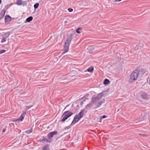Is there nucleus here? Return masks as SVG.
I'll return each mask as SVG.
<instances>
[{"mask_svg":"<svg viewBox=\"0 0 150 150\" xmlns=\"http://www.w3.org/2000/svg\"><path fill=\"white\" fill-rule=\"evenodd\" d=\"M11 17L9 16H6L5 17V21L6 22H9L11 21Z\"/></svg>","mask_w":150,"mask_h":150,"instance_id":"9d476101","label":"nucleus"},{"mask_svg":"<svg viewBox=\"0 0 150 150\" xmlns=\"http://www.w3.org/2000/svg\"><path fill=\"white\" fill-rule=\"evenodd\" d=\"M49 146L47 145H45L44 146L42 150H49Z\"/></svg>","mask_w":150,"mask_h":150,"instance_id":"6ab92c4d","label":"nucleus"},{"mask_svg":"<svg viewBox=\"0 0 150 150\" xmlns=\"http://www.w3.org/2000/svg\"><path fill=\"white\" fill-rule=\"evenodd\" d=\"M6 52V50H3L0 51V54L4 53Z\"/></svg>","mask_w":150,"mask_h":150,"instance_id":"a878e982","label":"nucleus"},{"mask_svg":"<svg viewBox=\"0 0 150 150\" xmlns=\"http://www.w3.org/2000/svg\"><path fill=\"white\" fill-rule=\"evenodd\" d=\"M103 103L102 101H100L99 102H98V103H97L96 105V108H98L100 106H101Z\"/></svg>","mask_w":150,"mask_h":150,"instance_id":"a211bd4d","label":"nucleus"},{"mask_svg":"<svg viewBox=\"0 0 150 150\" xmlns=\"http://www.w3.org/2000/svg\"><path fill=\"white\" fill-rule=\"evenodd\" d=\"M143 120H141L139 121V122L142 121Z\"/></svg>","mask_w":150,"mask_h":150,"instance_id":"58836bf2","label":"nucleus"},{"mask_svg":"<svg viewBox=\"0 0 150 150\" xmlns=\"http://www.w3.org/2000/svg\"><path fill=\"white\" fill-rule=\"evenodd\" d=\"M32 131L33 129L32 128H31L30 130H29L28 131H27V133L28 134H29L32 132Z\"/></svg>","mask_w":150,"mask_h":150,"instance_id":"393cba45","label":"nucleus"},{"mask_svg":"<svg viewBox=\"0 0 150 150\" xmlns=\"http://www.w3.org/2000/svg\"><path fill=\"white\" fill-rule=\"evenodd\" d=\"M73 113L69 111H67L64 112L62 115V117H64L61 120V122H64L67 120L68 118L71 116Z\"/></svg>","mask_w":150,"mask_h":150,"instance_id":"20e7f679","label":"nucleus"},{"mask_svg":"<svg viewBox=\"0 0 150 150\" xmlns=\"http://www.w3.org/2000/svg\"><path fill=\"white\" fill-rule=\"evenodd\" d=\"M106 93L105 91H102L101 93L98 94L97 96V98L100 100L103 97L105 96L106 95Z\"/></svg>","mask_w":150,"mask_h":150,"instance_id":"423d86ee","label":"nucleus"},{"mask_svg":"<svg viewBox=\"0 0 150 150\" xmlns=\"http://www.w3.org/2000/svg\"><path fill=\"white\" fill-rule=\"evenodd\" d=\"M143 46V45H142H142H141V46H142H142Z\"/></svg>","mask_w":150,"mask_h":150,"instance_id":"4c0bfd02","label":"nucleus"},{"mask_svg":"<svg viewBox=\"0 0 150 150\" xmlns=\"http://www.w3.org/2000/svg\"><path fill=\"white\" fill-rule=\"evenodd\" d=\"M6 130L5 129H3L2 130V132L4 133L6 131Z\"/></svg>","mask_w":150,"mask_h":150,"instance_id":"c756f323","label":"nucleus"},{"mask_svg":"<svg viewBox=\"0 0 150 150\" xmlns=\"http://www.w3.org/2000/svg\"><path fill=\"white\" fill-rule=\"evenodd\" d=\"M33 19V18L32 16H30L28 17L26 20V21L29 22L31 21Z\"/></svg>","mask_w":150,"mask_h":150,"instance_id":"2eb2a0df","label":"nucleus"},{"mask_svg":"<svg viewBox=\"0 0 150 150\" xmlns=\"http://www.w3.org/2000/svg\"><path fill=\"white\" fill-rule=\"evenodd\" d=\"M67 133V132H65V133H64V134H66Z\"/></svg>","mask_w":150,"mask_h":150,"instance_id":"ea45409f","label":"nucleus"},{"mask_svg":"<svg viewBox=\"0 0 150 150\" xmlns=\"http://www.w3.org/2000/svg\"><path fill=\"white\" fill-rule=\"evenodd\" d=\"M26 112H23L21 116H20V117L16 120H13V122H19V121L22 122L25 116V115L26 114Z\"/></svg>","mask_w":150,"mask_h":150,"instance_id":"39448f33","label":"nucleus"},{"mask_svg":"<svg viewBox=\"0 0 150 150\" xmlns=\"http://www.w3.org/2000/svg\"><path fill=\"white\" fill-rule=\"evenodd\" d=\"M69 106V105H67L64 108V110H65L67 107Z\"/></svg>","mask_w":150,"mask_h":150,"instance_id":"72a5a7b5","label":"nucleus"},{"mask_svg":"<svg viewBox=\"0 0 150 150\" xmlns=\"http://www.w3.org/2000/svg\"><path fill=\"white\" fill-rule=\"evenodd\" d=\"M72 38V35H71L69 36L68 37L66 40L65 42L64 46V52L62 53V55H63L65 53L68 52L69 50V47L71 43Z\"/></svg>","mask_w":150,"mask_h":150,"instance_id":"f257e3e1","label":"nucleus"},{"mask_svg":"<svg viewBox=\"0 0 150 150\" xmlns=\"http://www.w3.org/2000/svg\"><path fill=\"white\" fill-rule=\"evenodd\" d=\"M27 1L18 0L17 1L16 3V4L18 5H25L27 4Z\"/></svg>","mask_w":150,"mask_h":150,"instance_id":"0eeeda50","label":"nucleus"},{"mask_svg":"<svg viewBox=\"0 0 150 150\" xmlns=\"http://www.w3.org/2000/svg\"><path fill=\"white\" fill-rule=\"evenodd\" d=\"M94 103H94V102L93 101V100L92 99V100H91V103H90L89 104H87L86 105V108H87L88 107L90 108V107H91L92 106V105H93V104Z\"/></svg>","mask_w":150,"mask_h":150,"instance_id":"4468645a","label":"nucleus"},{"mask_svg":"<svg viewBox=\"0 0 150 150\" xmlns=\"http://www.w3.org/2000/svg\"><path fill=\"white\" fill-rule=\"evenodd\" d=\"M68 11L70 12H71L73 11V9L71 8H69L68 9Z\"/></svg>","mask_w":150,"mask_h":150,"instance_id":"bb28decb","label":"nucleus"},{"mask_svg":"<svg viewBox=\"0 0 150 150\" xmlns=\"http://www.w3.org/2000/svg\"><path fill=\"white\" fill-rule=\"evenodd\" d=\"M139 71L137 69L134 70L131 74L129 81L132 83L136 81L138 75Z\"/></svg>","mask_w":150,"mask_h":150,"instance_id":"7ed1b4c3","label":"nucleus"},{"mask_svg":"<svg viewBox=\"0 0 150 150\" xmlns=\"http://www.w3.org/2000/svg\"><path fill=\"white\" fill-rule=\"evenodd\" d=\"M149 84L150 86V79L149 81Z\"/></svg>","mask_w":150,"mask_h":150,"instance_id":"e433bc0d","label":"nucleus"},{"mask_svg":"<svg viewBox=\"0 0 150 150\" xmlns=\"http://www.w3.org/2000/svg\"><path fill=\"white\" fill-rule=\"evenodd\" d=\"M70 128V126H68L67 127H66L65 128V129H69Z\"/></svg>","mask_w":150,"mask_h":150,"instance_id":"cd10ccee","label":"nucleus"},{"mask_svg":"<svg viewBox=\"0 0 150 150\" xmlns=\"http://www.w3.org/2000/svg\"><path fill=\"white\" fill-rule=\"evenodd\" d=\"M81 29L82 28H79L76 29V32L77 33L80 34L81 32H80L79 30Z\"/></svg>","mask_w":150,"mask_h":150,"instance_id":"4be33fe9","label":"nucleus"},{"mask_svg":"<svg viewBox=\"0 0 150 150\" xmlns=\"http://www.w3.org/2000/svg\"><path fill=\"white\" fill-rule=\"evenodd\" d=\"M2 1L1 0H0V4H1Z\"/></svg>","mask_w":150,"mask_h":150,"instance_id":"c9c22d12","label":"nucleus"},{"mask_svg":"<svg viewBox=\"0 0 150 150\" xmlns=\"http://www.w3.org/2000/svg\"><path fill=\"white\" fill-rule=\"evenodd\" d=\"M106 116L104 115L102 116V118L104 119L106 117Z\"/></svg>","mask_w":150,"mask_h":150,"instance_id":"c85d7f7f","label":"nucleus"},{"mask_svg":"<svg viewBox=\"0 0 150 150\" xmlns=\"http://www.w3.org/2000/svg\"><path fill=\"white\" fill-rule=\"evenodd\" d=\"M43 137V139L42 140H41L40 141V142H41L42 143H44L46 142H51V141H49V140H48L47 139L45 138L44 137Z\"/></svg>","mask_w":150,"mask_h":150,"instance_id":"f8f14e48","label":"nucleus"},{"mask_svg":"<svg viewBox=\"0 0 150 150\" xmlns=\"http://www.w3.org/2000/svg\"><path fill=\"white\" fill-rule=\"evenodd\" d=\"M83 102H81L80 103V105H83Z\"/></svg>","mask_w":150,"mask_h":150,"instance_id":"473e14b6","label":"nucleus"},{"mask_svg":"<svg viewBox=\"0 0 150 150\" xmlns=\"http://www.w3.org/2000/svg\"><path fill=\"white\" fill-rule=\"evenodd\" d=\"M57 133V131H54L48 133L47 136L49 138H51L53 137L54 135H56Z\"/></svg>","mask_w":150,"mask_h":150,"instance_id":"6e6552de","label":"nucleus"},{"mask_svg":"<svg viewBox=\"0 0 150 150\" xmlns=\"http://www.w3.org/2000/svg\"><path fill=\"white\" fill-rule=\"evenodd\" d=\"M122 0H115V1L117 2H119L121 1Z\"/></svg>","mask_w":150,"mask_h":150,"instance_id":"2f4dec72","label":"nucleus"},{"mask_svg":"<svg viewBox=\"0 0 150 150\" xmlns=\"http://www.w3.org/2000/svg\"><path fill=\"white\" fill-rule=\"evenodd\" d=\"M5 13V10H2L0 13V19H1L4 17Z\"/></svg>","mask_w":150,"mask_h":150,"instance_id":"1a4fd4ad","label":"nucleus"},{"mask_svg":"<svg viewBox=\"0 0 150 150\" xmlns=\"http://www.w3.org/2000/svg\"><path fill=\"white\" fill-rule=\"evenodd\" d=\"M139 135L140 136H144V134H139Z\"/></svg>","mask_w":150,"mask_h":150,"instance_id":"7c9ffc66","label":"nucleus"},{"mask_svg":"<svg viewBox=\"0 0 150 150\" xmlns=\"http://www.w3.org/2000/svg\"><path fill=\"white\" fill-rule=\"evenodd\" d=\"M109 82L110 81L108 79H106L104 80L103 83L105 85L109 83Z\"/></svg>","mask_w":150,"mask_h":150,"instance_id":"f3484780","label":"nucleus"},{"mask_svg":"<svg viewBox=\"0 0 150 150\" xmlns=\"http://www.w3.org/2000/svg\"><path fill=\"white\" fill-rule=\"evenodd\" d=\"M39 6V4L38 3H36L34 5V7L35 9L38 8Z\"/></svg>","mask_w":150,"mask_h":150,"instance_id":"5701e85b","label":"nucleus"},{"mask_svg":"<svg viewBox=\"0 0 150 150\" xmlns=\"http://www.w3.org/2000/svg\"><path fill=\"white\" fill-rule=\"evenodd\" d=\"M69 106V105H67L64 108V110H65L67 107Z\"/></svg>","mask_w":150,"mask_h":150,"instance_id":"f704fd0d","label":"nucleus"},{"mask_svg":"<svg viewBox=\"0 0 150 150\" xmlns=\"http://www.w3.org/2000/svg\"><path fill=\"white\" fill-rule=\"evenodd\" d=\"M6 38L4 37H3L2 39H1V43H3L5 42L6 40Z\"/></svg>","mask_w":150,"mask_h":150,"instance_id":"412c9836","label":"nucleus"},{"mask_svg":"<svg viewBox=\"0 0 150 150\" xmlns=\"http://www.w3.org/2000/svg\"><path fill=\"white\" fill-rule=\"evenodd\" d=\"M93 101L95 103L98 102L100 99L98 98H97V96L96 97H94L92 98Z\"/></svg>","mask_w":150,"mask_h":150,"instance_id":"ddd939ff","label":"nucleus"},{"mask_svg":"<svg viewBox=\"0 0 150 150\" xmlns=\"http://www.w3.org/2000/svg\"><path fill=\"white\" fill-rule=\"evenodd\" d=\"M94 68L93 67H89L87 71H88L91 73H92L93 71Z\"/></svg>","mask_w":150,"mask_h":150,"instance_id":"dca6fc26","label":"nucleus"},{"mask_svg":"<svg viewBox=\"0 0 150 150\" xmlns=\"http://www.w3.org/2000/svg\"><path fill=\"white\" fill-rule=\"evenodd\" d=\"M141 97L142 99L144 100H147L148 99L147 96L146 95V94L145 93H144L142 95Z\"/></svg>","mask_w":150,"mask_h":150,"instance_id":"9b49d317","label":"nucleus"},{"mask_svg":"<svg viewBox=\"0 0 150 150\" xmlns=\"http://www.w3.org/2000/svg\"><path fill=\"white\" fill-rule=\"evenodd\" d=\"M84 111V109H81L78 115H76L74 116V119L70 125V126H72L73 124L77 122L83 117Z\"/></svg>","mask_w":150,"mask_h":150,"instance_id":"f03ea898","label":"nucleus"},{"mask_svg":"<svg viewBox=\"0 0 150 150\" xmlns=\"http://www.w3.org/2000/svg\"><path fill=\"white\" fill-rule=\"evenodd\" d=\"M10 34L7 33H6L4 35V37L6 38V39L9 37Z\"/></svg>","mask_w":150,"mask_h":150,"instance_id":"aec40b11","label":"nucleus"},{"mask_svg":"<svg viewBox=\"0 0 150 150\" xmlns=\"http://www.w3.org/2000/svg\"><path fill=\"white\" fill-rule=\"evenodd\" d=\"M33 106V105H32L30 106H26V110L30 108H31Z\"/></svg>","mask_w":150,"mask_h":150,"instance_id":"b1692460","label":"nucleus"}]
</instances>
